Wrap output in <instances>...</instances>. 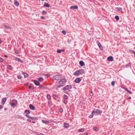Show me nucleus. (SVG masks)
I'll return each instance as SVG.
<instances>
[{"instance_id": "nucleus-1", "label": "nucleus", "mask_w": 135, "mask_h": 135, "mask_svg": "<svg viewBox=\"0 0 135 135\" xmlns=\"http://www.w3.org/2000/svg\"><path fill=\"white\" fill-rule=\"evenodd\" d=\"M67 80L65 78H63L60 80L59 82V84L56 86L57 88H60V87H62L65 85Z\"/></svg>"}, {"instance_id": "nucleus-2", "label": "nucleus", "mask_w": 135, "mask_h": 135, "mask_svg": "<svg viewBox=\"0 0 135 135\" xmlns=\"http://www.w3.org/2000/svg\"><path fill=\"white\" fill-rule=\"evenodd\" d=\"M85 73L84 70L80 69L79 70L77 71H76L74 73V75L75 76H78L79 74H83Z\"/></svg>"}, {"instance_id": "nucleus-3", "label": "nucleus", "mask_w": 135, "mask_h": 135, "mask_svg": "<svg viewBox=\"0 0 135 135\" xmlns=\"http://www.w3.org/2000/svg\"><path fill=\"white\" fill-rule=\"evenodd\" d=\"M102 112V110L97 109L95 111L93 110L92 113L94 114V115H97L99 114V113H101Z\"/></svg>"}, {"instance_id": "nucleus-4", "label": "nucleus", "mask_w": 135, "mask_h": 135, "mask_svg": "<svg viewBox=\"0 0 135 135\" xmlns=\"http://www.w3.org/2000/svg\"><path fill=\"white\" fill-rule=\"evenodd\" d=\"M72 88V86L71 85H67L65 86L63 88V90H66L70 89Z\"/></svg>"}, {"instance_id": "nucleus-5", "label": "nucleus", "mask_w": 135, "mask_h": 135, "mask_svg": "<svg viewBox=\"0 0 135 135\" xmlns=\"http://www.w3.org/2000/svg\"><path fill=\"white\" fill-rule=\"evenodd\" d=\"M17 101L16 100H14L13 102H10L9 104L11 105L12 107H14L16 105H17Z\"/></svg>"}, {"instance_id": "nucleus-6", "label": "nucleus", "mask_w": 135, "mask_h": 135, "mask_svg": "<svg viewBox=\"0 0 135 135\" xmlns=\"http://www.w3.org/2000/svg\"><path fill=\"white\" fill-rule=\"evenodd\" d=\"M61 76L59 75H57L54 76L53 78L55 80H58L61 78Z\"/></svg>"}, {"instance_id": "nucleus-7", "label": "nucleus", "mask_w": 135, "mask_h": 135, "mask_svg": "<svg viewBox=\"0 0 135 135\" xmlns=\"http://www.w3.org/2000/svg\"><path fill=\"white\" fill-rule=\"evenodd\" d=\"M34 83L36 86H38L40 85V83L39 81L36 80H35L33 81Z\"/></svg>"}, {"instance_id": "nucleus-8", "label": "nucleus", "mask_w": 135, "mask_h": 135, "mask_svg": "<svg viewBox=\"0 0 135 135\" xmlns=\"http://www.w3.org/2000/svg\"><path fill=\"white\" fill-rule=\"evenodd\" d=\"M97 43L100 49V50H102L103 47L100 43L98 41H97Z\"/></svg>"}, {"instance_id": "nucleus-9", "label": "nucleus", "mask_w": 135, "mask_h": 135, "mask_svg": "<svg viewBox=\"0 0 135 135\" xmlns=\"http://www.w3.org/2000/svg\"><path fill=\"white\" fill-rule=\"evenodd\" d=\"M7 100V98L6 97L3 98L2 99L1 103L4 105Z\"/></svg>"}, {"instance_id": "nucleus-10", "label": "nucleus", "mask_w": 135, "mask_h": 135, "mask_svg": "<svg viewBox=\"0 0 135 135\" xmlns=\"http://www.w3.org/2000/svg\"><path fill=\"white\" fill-rule=\"evenodd\" d=\"M81 81V79L80 78H76L75 80V83H79Z\"/></svg>"}, {"instance_id": "nucleus-11", "label": "nucleus", "mask_w": 135, "mask_h": 135, "mask_svg": "<svg viewBox=\"0 0 135 135\" xmlns=\"http://www.w3.org/2000/svg\"><path fill=\"white\" fill-rule=\"evenodd\" d=\"M115 9L117 11L122 12V8L117 7Z\"/></svg>"}, {"instance_id": "nucleus-12", "label": "nucleus", "mask_w": 135, "mask_h": 135, "mask_svg": "<svg viewBox=\"0 0 135 135\" xmlns=\"http://www.w3.org/2000/svg\"><path fill=\"white\" fill-rule=\"evenodd\" d=\"M78 8V7L76 6H71L70 7V8L72 9H77Z\"/></svg>"}, {"instance_id": "nucleus-13", "label": "nucleus", "mask_w": 135, "mask_h": 135, "mask_svg": "<svg viewBox=\"0 0 135 135\" xmlns=\"http://www.w3.org/2000/svg\"><path fill=\"white\" fill-rule=\"evenodd\" d=\"M29 108L31 110H34L35 109V107L31 104L30 105Z\"/></svg>"}, {"instance_id": "nucleus-14", "label": "nucleus", "mask_w": 135, "mask_h": 135, "mask_svg": "<svg viewBox=\"0 0 135 135\" xmlns=\"http://www.w3.org/2000/svg\"><path fill=\"white\" fill-rule=\"evenodd\" d=\"M107 59L110 61H113V58L112 56H109L108 57Z\"/></svg>"}, {"instance_id": "nucleus-15", "label": "nucleus", "mask_w": 135, "mask_h": 135, "mask_svg": "<svg viewBox=\"0 0 135 135\" xmlns=\"http://www.w3.org/2000/svg\"><path fill=\"white\" fill-rule=\"evenodd\" d=\"M14 4L17 6H18L19 5V3L17 0H15V1Z\"/></svg>"}, {"instance_id": "nucleus-16", "label": "nucleus", "mask_w": 135, "mask_h": 135, "mask_svg": "<svg viewBox=\"0 0 135 135\" xmlns=\"http://www.w3.org/2000/svg\"><path fill=\"white\" fill-rule=\"evenodd\" d=\"M80 65L81 66H83L85 65V64L82 61H81L79 62Z\"/></svg>"}, {"instance_id": "nucleus-17", "label": "nucleus", "mask_w": 135, "mask_h": 135, "mask_svg": "<svg viewBox=\"0 0 135 135\" xmlns=\"http://www.w3.org/2000/svg\"><path fill=\"white\" fill-rule=\"evenodd\" d=\"M42 122L43 123H44L46 124H48V123L49 122L48 121H46L44 120H42Z\"/></svg>"}, {"instance_id": "nucleus-18", "label": "nucleus", "mask_w": 135, "mask_h": 135, "mask_svg": "<svg viewBox=\"0 0 135 135\" xmlns=\"http://www.w3.org/2000/svg\"><path fill=\"white\" fill-rule=\"evenodd\" d=\"M131 67V64L130 63H129L128 64H127L125 66V67L126 68H128Z\"/></svg>"}, {"instance_id": "nucleus-19", "label": "nucleus", "mask_w": 135, "mask_h": 135, "mask_svg": "<svg viewBox=\"0 0 135 135\" xmlns=\"http://www.w3.org/2000/svg\"><path fill=\"white\" fill-rule=\"evenodd\" d=\"M44 7H50V6L49 5V4L47 3H45V4L44 5Z\"/></svg>"}, {"instance_id": "nucleus-20", "label": "nucleus", "mask_w": 135, "mask_h": 135, "mask_svg": "<svg viewBox=\"0 0 135 135\" xmlns=\"http://www.w3.org/2000/svg\"><path fill=\"white\" fill-rule=\"evenodd\" d=\"M64 50L63 49L61 50L60 49H59L57 50V52L58 53H60L61 52L64 51Z\"/></svg>"}, {"instance_id": "nucleus-21", "label": "nucleus", "mask_w": 135, "mask_h": 135, "mask_svg": "<svg viewBox=\"0 0 135 135\" xmlns=\"http://www.w3.org/2000/svg\"><path fill=\"white\" fill-rule=\"evenodd\" d=\"M124 89H125V90L127 91L128 93L130 94H132V92L128 90L127 88H124Z\"/></svg>"}, {"instance_id": "nucleus-22", "label": "nucleus", "mask_w": 135, "mask_h": 135, "mask_svg": "<svg viewBox=\"0 0 135 135\" xmlns=\"http://www.w3.org/2000/svg\"><path fill=\"white\" fill-rule=\"evenodd\" d=\"M4 27L5 28L7 29H11V27H10L9 26L6 25H5L4 26Z\"/></svg>"}, {"instance_id": "nucleus-23", "label": "nucleus", "mask_w": 135, "mask_h": 135, "mask_svg": "<svg viewBox=\"0 0 135 135\" xmlns=\"http://www.w3.org/2000/svg\"><path fill=\"white\" fill-rule=\"evenodd\" d=\"M38 81L40 82H41L43 80V78L42 77H40L38 78Z\"/></svg>"}, {"instance_id": "nucleus-24", "label": "nucleus", "mask_w": 135, "mask_h": 135, "mask_svg": "<svg viewBox=\"0 0 135 135\" xmlns=\"http://www.w3.org/2000/svg\"><path fill=\"white\" fill-rule=\"evenodd\" d=\"M23 74L24 75L25 78H27L28 76V75L25 72L23 73Z\"/></svg>"}, {"instance_id": "nucleus-25", "label": "nucleus", "mask_w": 135, "mask_h": 135, "mask_svg": "<svg viewBox=\"0 0 135 135\" xmlns=\"http://www.w3.org/2000/svg\"><path fill=\"white\" fill-rule=\"evenodd\" d=\"M84 131V128H81L78 130V131L80 132H83Z\"/></svg>"}, {"instance_id": "nucleus-26", "label": "nucleus", "mask_w": 135, "mask_h": 135, "mask_svg": "<svg viewBox=\"0 0 135 135\" xmlns=\"http://www.w3.org/2000/svg\"><path fill=\"white\" fill-rule=\"evenodd\" d=\"M69 126V124L68 123H65L64 124V127L66 128H67Z\"/></svg>"}, {"instance_id": "nucleus-27", "label": "nucleus", "mask_w": 135, "mask_h": 135, "mask_svg": "<svg viewBox=\"0 0 135 135\" xmlns=\"http://www.w3.org/2000/svg\"><path fill=\"white\" fill-rule=\"evenodd\" d=\"M39 88L40 89H43L45 88V87L42 85H40Z\"/></svg>"}, {"instance_id": "nucleus-28", "label": "nucleus", "mask_w": 135, "mask_h": 135, "mask_svg": "<svg viewBox=\"0 0 135 135\" xmlns=\"http://www.w3.org/2000/svg\"><path fill=\"white\" fill-rule=\"evenodd\" d=\"M16 60L19 62H21L22 61V60L20 58L18 57H16Z\"/></svg>"}, {"instance_id": "nucleus-29", "label": "nucleus", "mask_w": 135, "mask_h": 135, "mask_svg": "<svg viewBox=\"0 0 135 135\" xmlns=\"http://www.w3.org/2000/svg\"><path fill=\"white\" fill-rule=\"evenodd\" d=\"M25 113L27 114H30V112L29 110H25Z\"/></svg>"}, {"instance_id": "nucleus-30", "label": "nucleus", "mask_w": 135, "mask_h": 135, "mask_svg": "<svg viewBox=\"0 0 135 135\" xmlns=\"http://www.w3.org/2000/svg\"><path fill=\"white\" fill-rule=\"evenodd\" d=\"M115 18L117 21H118L119 20V17L118 16H116L115 17Z\"/></svg>"}, {"instance_id": "nucleus-31", "label": "nucleus", "mask_w": 135, "mask_h": 135, "mask_svg": "<svg viewBox=\"0 0 135 135\" xmlns=\"http://www.w3.org/2000/svg\"><path fill=\"white\" fill-rule=\"evenodd\" d=\"M7 68L11 70H12V66L10 65H8L7 67Z\"/></svg>"}, {"instance_id": "nucleus-32", "label": "nucleus", "mask_w": 135, "mask_h": 135, "mask_svg": "<svg viewBox=\"0 0 135 135\" xmlns=\"http://www.w3.org/2000/svg\"><path fill=\"white\" fill-rule=\"evenodd\" d=\"M93 129L94 131H97L98 130V128L97 127H94L93 128Z\"/></svg>"}, {"instance_id": "nucleus-33", "label": "nucleus", "mask_w": 135, "mask_h": 135, "mask_svg": "<svg viewBox=\"0 0 135 135\" xmlns=\"http://www.w3.org/2000/svg\"><path fill=\"white\" fill-rule=\"evenodd\" d=\"M64 99H67L68 98V97L67 95H65L64 96Z\"/></svg>"}, {"instance_id": "nucleus-34", "label": "nucleus", "mask_w": 135, "mask_h": 135, "mask_svg": "<svg viewBox=\"0 0 135 135\" xmlns=\"http://www.w3.org/2000/svg\"><path fill=\"white\" fill-rule=\"evenodd\" d=\"M115 81H112L111 82L112 85L113 86H114L115 85Z\"/></svg>"}, {"instance_id": "nucleus-35", "label": "nucleus", "mask_w": 135, "mask_h": 135, "mask_svg": "<svg viewBox=\"0 0 135 135\" xmlns=\"http://www.w3.org/2000/svg\"><path fill=\"white\" fill-rule=\"evenodd\" d=\"M42 14L44 15H46L47 14V12H46L45 11H42Z\"/></svg>"}, {"instance_id": "nucleus-36", "label": "nucleus", "mask_w": 135, "mask_h": 135, "mask_svg": "<svg viewBox=\"0 0 135 135\" xmlns=\"http://www.w3.org/2000/svg\"><path fill=\"white\" fill-rule=\"evenodd\" d=\"M22 77L21 75H19L18 76V79H22Z\"/></svg>"}, {"instance_id": "nucleus-37", "label": "nucleus", "mask_w": 135, "mask_h": 135, "mask_svg": "<svg viewBox=\"0 0 135 135\" xmlns=\"http://www.w3.org/2000/svg\"><path fill=\"white\" fill-rule=\"evenodd\" d=\"M92 114L91 113V115H90L89 116V117L90 118H92L93 117V115H94L93 114Z\"/></svg>"}, {"instance_id": "nucleus-38", "label": "nucleus", "mask_w": 135, "mask_h": 135, "mask_svg": "<svg viewBox=\"0 0 135 135\" xmlns=\"http://www.w3.org/2000/svg\"><path fill=\"white\" fill-rule=\"evenodd\" d=\"M25 116L27 118L30 119L31 118V117L30 116L28 115L27 114L25 115Z\"/></svg>"}, {"instance_id": "nucleus-39", "label": "nucleus", "mask_w": 135, "mask_h": 135, "mask_svg": "<svg viewBox=\"0 0 135 135\" xmlns=\"http://www.w3.org/2000/svg\"><path fill=\"white\" fill-rule=\"evenodd\" d=\"M62 32L64 35H65L66 34V32L65 30H63Z\"/></svg>"}, {"instance_id": "nucleus-40", "label": "nucleus", "mask_w": 135, "mask_h": 135, "mask_svg": "<svg viewBox=\"0 0 135 135\" xmlns=\"http://www.w3.org/2000/svg\"><path fill=\"white\" fill-rule=\"evenodd\" d=\"M71 41V39H68V42L69 44H70V43Z\"/></svg>"}, {"instance_id": "nucleus-41", "label": "nucleus", "mask_w": 135, "mask_h": 135, "mask_svg": "<svg viewBox=\"0 0 135 135\" xmlns=\"http://www.w3.org/2000/svg\"><path fill=\"white\" fill-rule=\"evenodd\" d=\"M47 97L48 99H50L51 98V96L49 94H47Z\"/></svg>"}, {"instance_id": "nucleus-42", "label": "nucleus", "mask_w": 135, "mask_h": 135, "mask_svg": "<svg viewBox=\"0 0 135 135\" xmlns=\"http://www.w3.org/2000/svg\"><path fill=\"white\" fill-rule=\"evenodd\" d=\"M63 109L62 108H60L59 109V111L60 112H63Z\"/></svg>"}, {"instance_id": "nucleus-43", "label": "nucleus", "mask_w": 135, "mask_h": 135, "mask_svg": "<svg viewBox=\"0 0 135 135\" xmlns=\"http://www.w3.org/2000/svg\"><path fill=\"white\" fill-rule=\"evenodd\" d=\"M68 102V101L66 100H64V103L65 104H66V103H67Z\"/></svg>"}, {"instance_id": "nucleus-44", "label": "nucleus", "mask_w": 135, "mask_h": 135, "mask_svg": "<svg viewBox=\"0 0 135 135\" xmlns=\"http://www.w3.org/2000/svg\"><path fill=\"white\" fill-rule=\"evenodd\" d=\"M52 103V102L51 101H49L48 102V104L49 105H51Z\"/></svg>"}, {"instance_id": "nucleus-45", "label": "nucleus", "mask_w": 135, "mask_h": 135, "mask_svg": "<svg viewBox=\"0 0 135 135\" xmlns=\"http://www.w3.org/2000/svg\"><path fill=\"white\" fill-rule=\"evenodd\" d=\"M3 61V59L2 58L0 57V61L2 62Z\"/></svg>"}, {"instance_id": "nucleus-46", "label": "nucleus", "mask_w": 135, "mask_h": 135, "mask_svg": "<svg viewBox=\"0 0 135 135\" xmlns=\"http://www.w3.org/2000/svg\"><path fill=\"white\" fill-rule=\"evenodd\" d=\"M30 119H31L32 120H35L36 119V118L35 117H31V118Z\"/></svg>"}, {"instance_id": "nucleus-47", "label": "nucleus", "mask_w": 135, "mask_h": 135, "mask_svg": "<svg viewBox=\"0 0 135 135\" xmlns=\"http://www.w3.org/2000/svg\"><path fill=\"white\" fill-rule=\"evenodd\" d=\"M41 18L42 19L44 20V19H45L44 17L43 16H41Z\"/></svg>"}, {"instance_id": "nucleus-48", "label": "nucleus", "mask_w": 135, "mask_h": 135, "mask_svg": "<svg viewBox=\"0 0 135 135\" xmlns=\"http://www.w3.org/2000/svg\"><path fill=\"white\" fill-rule=\"evenodd\" d=\"M37 135H45L41 133H39Z\"/></svg>"}, {"instance_id": "nucleus-49", "label": "nucleus", "mask_w": 135, "mask_h": 135, "mask_svg": "<svg viewBox=\"0 0 135 135\" xmlns=\"http://www.w3.org/2000/svg\"><path fill=\"white\" fill-rule=\"evenodd\" d=\"M3 107L2 105H0V109L2 108Z\"/></svg>"}, {"instance_id": "nucleus-50", "label": "nucleus", "mask_w": 135, "mask_h": 135, "mask_svg": "<svg viewBox=\"0 0 135 135\" xmlns=\"http://www.w3.org/2000/svg\"><path fill=\"white\" fill-rule=\"evenodd\" d=\"M27 120L29 122H31V120H30V119H27Z\"/></svg>"}, {"instance_id": "nucleus-51", "label": "nucleus", "mask_w": 135, "mask_h": 135, "mask_svg": "<svg viewBox=\"0 0 135 135\" xmlns=\"http://www.w3.org/2000/svg\"><path fill=\"white\" fill-rule=\"evenodd\" d=\"M29 89H31V88H32V89H33V88H32V87L31 86H29Z\"/></svg>"}, {"instance_id": "nucleus-52", "label": "nucleus", "mask_w": 135, "mask_h": 135, "mask_svg": "<svg viewBox=\"0 0 135 135\" xmlns=\"http://www.w3.org/2000/svg\"><path fill=\"white\" fill-rule=\"evenodd\" d=\"M15 52L16 54H17L18 53V52L17 50H16L15 51Z\"/></svg>"}, {"instance_id": "nucleus-53", "label": "nucleus", "mask_w": 135, "mask_h": 135, "mask_svg": "<svg viewBox=\"0 0 135 135\" xmlns=\"http://www.w3.org/2000/svg\"><path fill=\"white\" fill-rule=\"evenodd\" d=\"M32 122L33 123H36V122L35 121H33Z\"/></svg>"}, {"instance_id": "nucleus-54", "label": "nucleus", "mask_w": 135, "mask_h": 135, "mask_svg": "<svg viewBox=\"0 0 135 135\" xmlns=\"http://www.w3.org/2000/svg\"><path fill=\"white\" fill-rule=\"evenodd\" d=\"M2 42V40L0 38V44H1Z\"/></svg>"}, {"instance_id": "nucleus-55", "label": "nucleus", "mask_w": 135, "mask_h": 135, "mask_svg": "<svg viewBox=\"0 0 135 135\" xmlns=\"http://www.w3.org/2000/svg\"><path fill=\"white\" fill-rule=\"evenodd\" d=\"M4 57H8V56L7 55H4Z\"/></svg>"}, {"instance_id": "nucleus-56", "label": "nucleus", "mask_w": 135, "mask_h": 135, "mask_svg": "<svg viewBox=\"0 0 135 135\" xmlns=\"http://www.w3.org/2000/svg\"><path fill=\"white\" fill-rule=\"evenodd\" d=\"M90 93L93 94V92L91 91H90Z\"/></svg>"}, {"instance_id": "nucleus-57", "label": "nucleus", "mask_w": 135, "mask_h": 135, "mask_svg": "<svg viewBox=\"0 0 135 135\" xmlns=\"http://www.w3.org/2000/svg\"><path fill=\"white\" fill-rule=\"evenodd\" d=\"M128 98L129 99H131V97H129V98Z\"/></svg>"}, {"instance_id": "nucleus-58", "label": "nucleus", "mask_w": 135, "mask_h": 135, "mask_svg": "<svg viewBox=\"0 0 135 135\" xmlns=\"http://www.w3.org/2000/svg\"><path fill=\"white\" fill-rule=\"evenodd\" d=\"M6 109H7V108H4V110H6Z\"/></svg>"}, {"instance_id": "nucleus-59", "label": "nucleus", "mask_w": 135, "mask_h": 135, "mask_svg": "<svg viewBox=\"0 0 135 135\" xmlns=\"http://www.w3.org/2000/svg\"><path fill=\"white\" fill-rule=\"evenodd\" d=\"M66 93L67 94H68V92H66L65 93Z\"/></svg>"}, {"instance_id": "nucleus-60", "label": "nucleus", "mask_w": 135, "mask_h": 135, "mask_svg": "<svg viewBox=\"0 0 135 135\" xmlns=\"http://www.w3.org/2000/svg\"><path fill=\"white\" fill-rule=\"evenodd\" d=\"M41 1H44V0H41Z\"/></svg>"}, {"instance_id": "nucleus-61", "label": "nucleus", "mask_w": 135, "mask_h": 135, "mask_svg": "<svg viewBox=\"0 0 135 135\" xmlns=\"http://www.w3.org/2000/svg\"><path fill=\"white\" fill-rule=\"evenodd\" d=\"M134 128H135V126H134Z\"/></svg>"}, {"instance_id": "nucleus-62", "label": "nucleus", "mask_w": 135, "mask_h": 135, "mask_svg": "<svg viewBox=\"0 0 135 135\" xmlns=\"http://www.w3.org/2000/svg\"><path fill=\"white\" fill-rule=\"evenodd\" d=\"M88 134L87 133H86V135H87Z\"/></svg>"}]
</instances>
